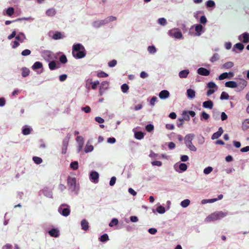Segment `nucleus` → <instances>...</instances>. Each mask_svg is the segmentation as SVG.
Masks as SVG:
<instances>
[{
  "label": "nucleus",
  "instance_id": "473e14b6",
  "mask_svg": "<svg viewBox=\"0 0 249 249\" xmlns=\"http://www.w3.org/2000/svg\"><path fill=\"white\" fill-rule=\"evenodd\" d=\"M233 63L232 62H228L223 65V67L225 69H230L233 67Z\"/></svg>",
  "mask_w": 249,
  "mask_h": 249
},
{
  "label": "nucleus",
  "instance_id": "20e7f679",
  "mask_svg": "<svg viewBox=\"0 0 249 249\" xmlns=\"http://www.w3.org/2000/svg\"><path fill=\"white\" fill-rule=\"evenodd\" d=\"M58 212L62 215L67 216L69 215L70 209L69 206L67 204H62L58 208Z\"/></svg>",
  "mask_w": 249,
  "mask_h": 249
},
{
  "label": "nucleus",
  "instance_id": "a19ab883",
  "mask_svg": "<svg viewBox=\"0 0 249 249\" xmlns=\"http://www.w3.org/2000/svg\"><path fill=\"white\" fill-rule=\"evenodd\" d=\"M128 86L126 84H124L121 86V89L123 92L125 93L128 90Z\"/></svg>",
  "mask_w": 249,
  "mask_h": 249
},
{
  "label": "nucleus",
  "instance_id": "ea45409f",
  "mask_svg": "<svg viewBox=\"0 0 249 249\" xmlns=\"http://www.w3.org/2000/svg\"><path fill=\"white\" fill-rule=\"evenodd\" d=\"M33 160L34 161L36 164H37L41 163L42 161V159L40 158L37 157H34L33 158Z\"/></svg>",
  "mask_w": 249,
  "mask_h": 249
},
{
  "label": "nucleus",
  "instance_id": "f704fd0d",
  "mask_svg": "<svg viewBox=\"0 0 249 249\" xmlns=\"http://www.w3.org/2000/svg\"><path fill=\"white\" fill-rule=\"evenodd\" d=\"M156 210H157V212L158 213H163L165 212V210L164 207H163L162 206H158Z\"/></svg>",
  "mask_w": 249,
  "mask_h": 249
},
{
  "label": "nucleus",
  "instance_id": "7ed1b4c3",
  "mask_svg": "<svg viewBox=\"0 0 249 249\" xmlns=\"http://www.w3.org/2000/svg\"><path fill=\"white\" fill-rule=\"evenodd\" d=\"M227 214V213H223L222 212L213 213L209 215V216H208L206 218L205 221L207 222H211L213 221L217 220L225 216Z\"/></svg>",
  "mask_w": 249,
  "mask_h": 249
},
{
  "label": "nucleus",
  "instance_id": "6ab92c4d",
  "mask_svg": "<svg viewBox=\"0 0 249 249\" xmlns=\"http://www.w3.org/2000/svg\"><path fill=\"white\" fill-rule=\"evenodd\" d=\"M187 94L189 98H193L195 97L196 92L194 90L190 89H187Z\"/></svg>",
  "mask_w": 249,
  "mask_h": 249
},
{
  "label": "nucleus",
  "instance_id": "aec40b11",
  "mask_svg": "<svg viewBox=\"0 0 249 249\" xmlns=\"http://www.w3.org/2000/svg\"><path fill=\"white\" fill-rule=\"evenodd\" d=\"M81 226L82 229L86 231L89 229V223L85 219H83L81 221Z\"/></svg>",
  "mask_w": 249,
  "mask_h": 249
},
{
  "label": "nucleus",
  "instance_id": "680f3d73",
  "mask_svg": "<svg viewBox=\"0 0 249 249\" xmlns=\"http://www.w3.org/2000/svg\"><path fill=\"white\" fill-rule=\"evenodd\" d=\"M116 178L115 177H113L111 178L110 182H109V185L110 186H113L114 185L116 182Z\"/></svg>",
  "mask_w": 249,
  "mask_h": 249
},
{
  "label": "nucleus",
  "instance_id": "e2e57ef3",
  "mask_svg": "<svg viewBox=\"0 0 249 249\" xmlns=\"http://www.w3.org/2000/svg\"><path fill=\"white\" fill-rule=\"evenodd\" d=\"M200 22L202 24H205L207 22V19L204 16H202L200 18Z\"/></svg>",
  "mask_w": 249,
  "mask_h": 249
},
{
  "label": "nucleus",
  "instance_id": "13d9d810",
  "mask_svg": "<svg viewBox=\"0 0 249 249\" xmlns=\"http://www.w3.org/2000/svg\"><path fill=\"white\" fill-rule=\"evenodd\" d=\"M81 109L83 111H85V112L87 113L90 112L91 110L89 106H86L85 107H82Z\"/></svg>",
  "mask_w": 249,
  "mask_h": 249
},
{
  "label": "nucleus",
  "instance_id": "c85d7f7f",
  "mask_svg": "<svg viewBox=\"0 0 249 249\" xmlns=\"http://www.w3.org/2000/svg\"><path fill=\"white\" fill-rule=\"evenodd\" d=\"M93 149V146L91 145H89L88 143L86 144L85 148V151L86 153L91 152Z\"/></svg>",
  "mask_w": 249,
  "mask_h": 249
},
{
  "label": "nucleus",
  "instance_id": "8fccbe9b",
  "mask_svg": "<svg viewBox=\"0 0 249 249\" xmlns=\"http://www.w3.org/2000/svg\"><path fill=\"white\" fill-rule=\"evenodd\" d=\"M148 50L150 53H154L156 52V49L154 46H150L148 48Z\"/></svg>",
  "mask_w": 249,
  "mask_h": 249
},
{
  "label": "nucleus",
  "instance_id": "9d476101",
  "mask_svg": "<svg viewBox=\"0 0 249 249\" xmlns=\"http://www.w3.org/2000/svg\"><path fill=\"white\" fill-rule=\"evenodd\" d=\"M247 85V82L243 79H240L239 80V81L237 83V87H239V88L242 90L245 87H246Z\"/></svg>",
  "mask_w": 249,
  "mask_h": 249
},
{
  "label": "nucleus",
  "instance_id": "39448f33",
  "mask_svg": "<svg viewBox=\"0 0 249 249\" xmlns=\"http://www.w3.org/2000/svg\"><path fill=\"white\" fill-rule=\"evenodd\" d=\"M239 40L244 43H248L249 42V34L246 32L238 37Z\"/></svg>",
  "mask_w": 249,
  "mask_h": 249
},
{
  "label": "nucleus",
  "instance_id": "f8f14e48",
  "mask_svg": "<svg viewBox=\"0 0 249 249\" xmlns=\"http://www.w3.org/2000/svg\"><path fill=\"white\" fill-rule=\"evenodd\" d=\"M223 132V130L222 127H219L218 129V131L213 134V135L212 136V139L213 140L217 139L218 138L221 136Z\"/></svg>",
  "mask_w": 249,
  "mask_h": 249
},
{
  "label": "nucleus",
  "instance_id": "864d4df0",
  "mask_svg": "<svg viewBox=\"0 0 249 249\" xmlns=\"http://www.w3.org/2000/svg\"><path fill=\"white\" fill-rule=\"evenodd\" d=\"M30 53H31L30 50H28V49H26V50L23 51L21 53V54L23 56H27V55L30 54Z\"/></svg>",
  "mask_w": 249,
  "mask_h": 249
},
{
  "label": "nucleus",
  "instance_id": "72a5a7b5",
  "mask_svg": "<svg viewBox=\"0 0 249 249\" xmlns=\"http://www.w3.org/2000/svg\"><path fill=\"white\" fill-rule=\"evenodd\" d=\"M229 98V95L228 94L225 92H222L221 96L220 99L221 100H227Z\"/></svg>",
  "mask_w": 249,
  "mask_h": 249
},
{
  "label": "nucleus",
  "instance_id": "b1692460",
  "mask_svg": "<svg viewBox=\"0 0 249 249\" xmlns=\"http://www.w3.org/2000/svg\"><path fill=\"white\" fill-rule=\"evenodd\" d=\"M42 67V64L40 62H36L32 66V69L34 70H36L40 69Z\"/></svg>",
  "mask_w": 249,
  "mask_h": 249
},
{
  "label": "nucleus",
  "instance_id": "3c124183",
  "mask_svg": "<svg viewBox=\"0 0 249 249\" xmlns=\"http://www.w3.org/2000/svg\"><path fill=\"white\" fill-rule=\"evenodd\" d=\"M213 170V168L211 167H208L204 169V173L205 174H208L210 173Z\"/></svg>",
  "mask_w": 249,
  "mask_h": 249
},
{
  "label": "nucleus",
  "instance_id": "e433bc0d",
  "mask_svg": "<svg viewBox=\"0 0 249 249\" xmlns=\"http://www.w3.org/2000/svg\"><path fill=\"white\" fill-rule=\"evenodd\" d=\"M49 67L51 70L56 69V63L54 61H51L49 64Z\"/></svg>",
  "mask_w": 249,
  "mask_h": 249
},
{
  "label": "nucleus",
  "instance_id": "6e6552de",
  "mask_svg": "<svg viewBox=\"0 0 249 249\" xmlns=\"http://www.w3.org/2000/svg\"><path fill=\"white\" fill-rule=\"evenodd\" d=\"M197 73L201 75L208 76L210 74V71L204 68H200L197 70Z\"/></svg>",
  "mask_w": 249,
  "mask_h": 249
},
{
  "label": "nucleus",
  "instance_id": "f03ea898",
  "mask_svg": "<svg viewBox=\"0 0 249 249\" xmlns=\"http://www.w3.org/2000/svg\"><path fill=\"white\" fill-rule=\"evenodd\" d=\"M194 135L193 134L186 135L184 137V141L187 147L191 151L196 152V148L192 143V141L194 138Z\"/></svg>",
  "mask_w": 249,
  "mask_h": 249
},
{
  "label": "nucleus",
  "instance_id": "7c9ffc66",
  "mask_svg": "<svg viewBox=\"0 0 249 249\" xmlns=\"http://www.w3.org/2000/svg\"><path fill=\"white\" fill-rule=\"evenodd\" d=\"M190 202L189 199H185L181 202V206L183 208L187 207L189 205Z\"/></svg>",
  "mask_w": 249,
  "mask_h": 249
},
{
  "label": "nucleus",
  "instance_id": "ddd939ff",
  "mask_svg": "<svg viewBox=\"0 0 249 249\" xmlns=\"http://www.w3.org/2000/svg\"><path fill=\"white\" fill-rule=\"evenodd\" d=\"M203 107L206 108L212 109L213 107V102L211 100L205 101L203 103Z\"/></svg>",
  "mask_w": 249,
  "mask_h": 249
},
{
  "label": "nucleus",
  "instance_id": "f257e3e1",
  "mask_svg": "<svg viewBox=\"0 0 249 249\" xmlns=\"http://www.w3.org/2000/svg\"><path fill=\"white\" fill-rule=\"evenodd\" d=\"M72 55L76 58H82L86 55L85 50L80 44H77L73 46Z\"/></svg>",
  "mask_w": 249,
  "mask_h": 249
},
{
  "label": "nucleus",
  "instance_id": "0eeeda50",
  "mask_svg": "<svg viewBox=\"0 0 249 249\" xmlns=\"http://www.w3.org/2000/svg\"><path fill=\"white\" fill-rule=\"evenodd\" d=\"M99 174L97 172L92 171L90 174V178L94 182H98Z\"/></svg>",
  "mask_w": 249,
  "mask_h": 249
},
{
  "label": "nucleus",
  "instance_id": "774afa93",
  "mask_svg": "<svg viewBox=\"0 0 249 249\" xmlns=\"http://www.w3.org/2000/svg\"><path fill=\"white\" fill-rule=\"evenodd\" d=\"M240 151L242 152H246L249 151V146L243 147L240 149Z\"/></svg>",
  "mask_w": 249,
  "mask_h": 249
},
{
  "label": "nucleus",
  "instance_id": "a878e982",
  "mask_svg": "<svg viewBox=\"0 0 249 249\" xmlns=\"http://www.w3.org/2000/svg\"><path fill=\"white\" fill-rule=\"evenodd\" d=\"M63 36L60 32H56L53 36V38L54 39H59L62 38Z\"/></svg>",
  "mask_w": 249,
  "mask_h": 249
},
{
  "label": "nucleus",
  "instance_id": "58836bf2",
  "mask_svg": "<svg viewBox=\"0 0 249 249\" xmlns=\"http://www.w3.org/2000/svg\"><path fill=\"white\" fill-rule=\"evenodd\" d=\"M209 115L206 113L205 111H203L201 115V119H204L205 120H208L209 118Z\"/></svg>",
  "mask_w": 249,
  "mask_h": 249
},
{
  "label": "nucleus",
  "instance_id": "49530a36",
  "mask_svg": "<svg viewBox=\"0 0 249 249\" xmlns=\"http://www.w3.org/2000/svg\"><path fill=\"white\" fill-rule=\"evenodd\" d=\"M228 77V73L227 72L223 73L219 76V79L221 80L227 78Z\"/></svg>",
  "mask_w": 249,
  "mask_h": 249
},
{
  "label": "nucleus",
  "instance_id": "dca6fc26",
  "mask_svg": "<svg viewBox=\"0 0 249 249\" xmlns=\"http://www.w3.org/2000/svg\"><path fill=\"white\" fill-rule=\"evenodd\" d=\"M189 73V71L188 70H185L180 71L179 72V76L181 78H186Z\"/></svg>",
  "mask_w": 249,
  "mask_h": 249
},
{
  "label": "nucleus",
  "instance_id": "37998d69",
  "mask_svg": "<svg viewBox=\"0 0 249 249\" xmlns=\"http://www.w3.org/2000/svg\"><path fill=\"white\" fill-rule=\"evenodd\" d=\"M59 60L63 64H65L67 62V59L66 58V56L64 54H63L61 56H60V57H59Z\"/></svg>",
  "mask_w": 249,
  "mask_h": 249
},
{
  "label": "nucleus",
  "instance_id": "412c9836",
  "mask_svg": "<svg viewBox=\"0 0 249 249\" xmlns=\"http://www.w3.org/2000/svg\"><path fill=\"white\" fill-rule=\"evenodd\" d=\"M109 83L107 81H104L101 83L100 89L105 90L108 88Z\"/></svg>",
  "mask_w": 249,
  "mask_h": 249
},
{
  "label": "nucleus",
  "instance_id": "5701e85b",
  "mask_svg": "<svg viewBox=\"0 0 249 249\" xmlns=\"http://www.w3.org/2000/svg\"><path fill=\"white\" fill-rule=\"evenodd\" d=\"M242 128L243 130H247L249 128V119H246L243 122Z\"/></svg>",
  "mask_w": 249,
  "mask_h": 249
},
{
  "label": "nucleus",
  "instance_id": "69168bd1",
  "mask_svg": "<svg viewBox=\"0 0 249 249\" xmlns=\"http://www.w3.org/2000/svg\"><path fill=\"white\" fill-rule=\"evenodd\" d=\"M152 164L154 166H160L161 165V162L160 161H154L152 162Z\"/></svg>",
  "mask_w": 249,
  "mask_h": 249
},
{
  "label": "nucleus",
  "instance_id": "a211bd4d",
  "mask_svg": "<svg viewBox=\"0 0 249 249\" xmlns=\"http://www.w3.org/2000/svg\"><path fill=\"white\" fill-rule=\"evenodd\" d=\"M49 233L51 236L54 237H57L59 235V231L55 229H52L49 231Z\"/></svg>",
  "mask_w": 249,
  "mask_h": 249
},
{
  "label": "nucleus",
  "instance_id": "423d86ee",
  "mask_svg": "<svg viewBox=\"0 0 249 249\" xmlns=\"http://www.w3.org/2000/svg\"><path fill=\"white\" fill-rule=\"evenodd\" d=\"M68 184L70 188L73 191L76 187V179L75 178L69 177L68 178Z\"/></svg>",
  "mask_w": 249,
  "mask_h": 249
},
{
  "label": "nucleus",
  "instance_id": "052dcab7",
  "mask_svg": "<svg viewBox=\"0 0 249 249\" xmlns=\"http://www.w3.org/2000/svg\"><path fill=\"white\" fill-rule=\"evenodd\" d=\"M95 121L99 124H102L104 122V120L100 117H97L95 119Z\"/></svg>",
  "mask_w": 249,
  "mask_h": 249
},
{
  "label": "nucleus",
  "instance_id": "338daca9",
  "mask_svg": "<svg viewBox=\"0 0 249 249\" xmlns=\"http://www.w3.org/2000/svg\"><path fill=\"white\" fill-rule=\"evenodd\" d=\"M157 231L155 228H150L148 230V232L151 234H155Z\"/></svg>",
  "mask_w": 249,
  "mask_h": 249
},
{
  "label": "nucleus",
  "instance_id": "a18cd8bd",
  "mask_svg": "<svg viewBox=\"0 0 249 249\" xmlns=\"http://www.w3.org/2000/svg\"><path fill=\"white\" fill-rule=\"evenodd\" d=\"M31 132V128L29 127H24L22 129V133L24 135H28Z\"/></svg>",
  "mask_w": 249,
  "mask_h": 249
},
{
  "label": "nucleus",
  "instance_id": "603ef678",
  "mask_svg": "<svg viewBox=\"0 0 249 249\" xmlns=\"http://www.w3.org/2000/svg\"><path fill=\"white\" fill-rule=\"evenodd\" d=\"M215 5V3L213 1L209 0L207 2V7H214Z\"/></svg>",
  "mask_w": 249,
  "mask_h": 249
},
{
  "label": "nucleus",
  "instance_id": "4be33fe9",
  "mask_svg": "<svg viewBox=\"0 0 249 249\" xmlns=\"http://www.w3.org/2000/svg\"><path fill=\"white\" fill-rule=\"evenodd\" d=\"M244 48V46L241 43H236L233 48V51H235V49H238L240 51L243 50Z\"/></svg>",
  "mask_w": 249,
  "mask_h": 249
},
{
  "label": "nucleus",
  "instance_id": "09e8293b",
  "mask_svg": "<svg viewBox=\"0 0 249 249\" xmlns=\"http://www.w3.org/2000/svg\"><path fill=\"white\" fill-rule=\"evenodd\" d=\"M158 23L161 25H164L166 23V20L164 18H160L158 19Z\"/></svg>",
  "mask_w": 249,
  "mask_h": 249
},
{
  "label": "nucleus",
  "instance_id": "de8ad7c7",
  "mask_svg": "<svg viewBox=\"0 0 249 249\" xmlns=\"http://www.w3.org/2000/svg\"><path fill=\"white\" fill-rule=\"evenodd\" d=\"M145 129L148 132H151L153 130L154 126L151 124H147L145 127Z\"/></svg>",
  "mask_w": 249,
  "mask_h": 249
},
{
  "label": "nucleus",
  "instance_id": "c756f323",
  "mask_svg": "<svg viewBox=\"0 0 249 249\" xmlns=\"http://www.w3.org/2000/svg\"><path fill=\"white\" fill-rule=\"evenodd\" d=\"M56 13L54 9H50L46 11V14L49 16H53Z\"/></svg>",
  "mask_w": 249,
  "mask_h": 249
},
{
  "label": "nucleus",
  "instance_id": "5fc2aeb1",
  "mask_svg": "<svg viewBox=\"0 0 249 249\" xmlns=\"http://www.w3.org/2000/svg\"><path fill=\"white\" fill-rule=\"evenodd\" d=\"M218 59V55L217 53H214L213 56L211 59V61L212 62H214L217 60Z\"/></svg>",
  "mask_w": 249,
  "mask_h": 249
},
{
  "label": "nucleus",
  "instance_id": "bf43d9fd",
  "mask_svg": "<svg viewBox=\"0 0 249 249\" xmlns=\"http://www.w3.org/2000/svg\"><path fill=\"white\" fill-rule=\"evenodd\" d=\"M116 64H117V61L115 60H112L111 61H110L109 62H108V66L110 67H112L115 66L116 65Z\"/></svg>",
  "mask_w": 249,
  "mask_h": 249
},
{
  "label": "nucleus",
  "instance_id": "4468645a",
  "mask_svg": "<svg viewBox=\"0 0 249 249\" xmlns=\"http://www.w3.org/2000/svg\"><path fill=\"white\" fill-rule=\"evenodd\" d=\"M225 86L228 88H236L237 87V83L234 81H230L226 82Z\"/></svg>",
  "mask_w": 249,
  "mask_h": 249
},
{
  "label": "nucleus",
  "instance_id": "bb28decb",
  "mask_svg": "<svg viewBox=\"0 0 249 249\" xmlns=\"http://www.w3.org/2000/svg\"><path fill=\"white\" fill-rule=\"evenodd\" d=\"M22 75L23 77H26L27 76L30 72V71L28 69L26 68H23L22 69Z\"/></svg>",
  "mask_w": 249,
  "mask_h": 249
},
{
  "label": "nucleus",
  "instance_id": "9b49d317",
  "mask_svg": "<svg viewBox=\"0 0 249 249\" xmlns=\"http://www.w3.org/2000/svg\"><path fill=\"white\" fill-rule=\"evenodd\" d=\"M169 96V92L167 90H163L159 93V97L161 99H166Z\"/></svg>",
  "mask_w": 249,
  "mask_h": 249
},
{
  "label": "nucleus",
  "instance_id": "f3484780",
  "mask_svg": "<svg viewBox=\"0 0 249 249\" xmlns=\"http://www.w3.org/2000/svg\"><path fill=\"white\" fill-rule=\"evenodd\" d=\"M203 26L200 24H197L195 26V30L196 31V35L199 36L201 35Z\"/></svg>",
  "mask_w": 249,
  "mask_h": 249
},
{
  "label": "nucleus",
  "instance_id": "0e129e2a",
  "mask_svg": "<svg viewBox=\"0 0 249 249\" xmlns=\"http://www.w3.org/2000/svg\"><path fill=\"white\" fill-rule=\"evenodd\" d=\"M77 142H78V143H84V139L81 136H77L76 139Z\"/></svg>",
  "mask_w": 249,
  "mask_h": 249
},
{
  "label": "nucleus",
  "instance_id": "79ce46f5",
  "mask_svg": "<svg viewBox=\"0 0 249 249\" xmlns=\"http://www.w3.org/2000/svg\"><path fill=\"white\" fill-rule=\"evenodd\" d=\"M118 224V220L116 218H113L111 221L109 223V226L112 227L113 225H117Z\"/></svg>",
  "mask_w": 249,
  "mask_h": 249
},
{
  "label": "nucleus",
  "instance_id": "4c0bfd02",
  "mask_svg": "<svg viewBox=\"0 0 249 249\" xmlns=\"http://www.w3.org/2000/svg\"><path fill=\"white\" fill-rule=\"evenodd\" d=\"M207 87L209 89L215 88L216 89H217V87L215 84V83L213 82H210L207 84Z\"/></svg>",
  "mask_w": 249,
  "mask_h": 249
},
{
  "label": "nucleus",
  "instance_id": "2f4dec72",
  "mask_svg": "<svg viewBox=\"0 0 249 249\" xmlns=\"http://www.w3.org/2000/svg\"><path fill=\"white\" fill-rule=\"evenodd\" d=\"M14 13V9L13 7H9L6 10V14L9 16H12Z\"/></svg>",
  "mask_w": 249,
  "mask_h": 249
},
{
  "label": "nucleus",
  "instance_id": "393cba45",
  "mask_svg": "<svg viewBox=\"0 0 249 249\" xmlns=\"http://www.w3.org/2000/svg\"><path fill=\"white\" fill-rule=\"evenodd\" d=\"M135 137L137 139L141 140L143 137V133L141 131L136 132L135 133Z\"/></svg>",
  "mask_w": 249,
  "mask_h": 249
},
{
  "label": "nucleus",
  "instance_id": "cd10ccee",
  "mask_svg": "<svg viewBox=\"0 0 249 249\" xmlns=\"http://www.w3.org/2000/svg\"><path fill=\"white\" fill-rule=\"evenodd\" d=\"M70 167L73 170H75L78 168V163L76 161L72 162L70 164Z\"/></svg>",
  "mask_w": 249,
  "mask_h": 249
},
{
  "label": "nucleus",
  "instance_id": "c9c22d12",
  "mask_svg": "<svg viewBox=\"0 0 249 249\" xmlns=\"http://www.w3.org/2000/svg\"><path fill=\"white\" fill-rule=\"evenodd\" d=\"M108 240V236L107 234L102 235L100 238V240L101 242H105Z\"/></svg>",
  "mask_w": 249,
  "mask_h": 249
},
{
  "label": "nucleus",
  "instance_id": "6e6d98bb",
  "mask_svg": "<svg viewBox=\"0 0 249 249\" xmlns=\"http://www.w3.org/2000/svg\"><path fill=\"white\" fill-rule=\"evenodd\" d=\"M97 76L99 77H107L108 76V74L103 71H100L98 73Z\"/></svg>",
  "mask_w": 249,
  "mask_h": 249
},
{
  "label": "nucleus",
  "instance_id": "4d7b16f0",
  "mask_svg": "<svg viewBox=\"0 0 249 249\" xmlns=\"http://www.w3.org/2000/svg\"><path fill=\"white\" fill-rule=\"evenodd\" d=\"M91 84L92 89H96L97 86L99 84V82L97 81H95L94 82H91Z\"/></svg>",
  "mask_w": 249,
  "mask_h": 249
},
{
  "label": "nucleus",
  "instance_id": "2eb2a0df",
  "mask_svg": "<svg viewBox=\"0 0 249 249\" xmlns=\"http://www.w3.org/2000/svg\"><path fill=\"white\" fill-rule=\"evenodd\" d=\"M180 122H183L184 120L189 121L190 117L188 112L183 111L182 113V118L178 119Z\"/></svg>",
  "mask_w": 249,
  "mask_h": 249
},
{
  "label": "nucleus",
  "instance_id": "1a4fd4ad",
  "mask_svg": "<svg viewBox=\"0 0 249 249\" xmlns=\"http://www.w3.org/2000/svg\"><path fill=\"white\" fill-rule=\"evenodd\" d=\"M169 35L173 36L177 39L181 38L182 37V33L180 31H175L174 32L170 31Z\"/></svg>",
  "mask_w": 249,
  "mask_h": 249
},
{
  "label": "nucleus",
  "instance_id": "c03bdc74",
  "mask_svg": "<svg viewBox=\"0 0 249 249\" xmlns=\"http://www.w3.org/2000/svg\"><path fill=\"white\" fill-rule=\"evenodd\" d=\"M179 168L182 171H185L187 168V166L185 163H181L179 164Z\"/></svg>",
  "mask_w": 249,
  "mask_h": 249
}]
</instances>
